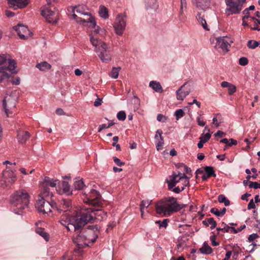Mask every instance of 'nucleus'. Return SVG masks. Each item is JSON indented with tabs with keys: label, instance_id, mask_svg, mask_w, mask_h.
I'll return each instance as SVG.
<instances>
[{
	"label": "nucleus",
	"instance_id": "nucleus-52",
	"mask_svg": "<svg viewBox=\"0 0 260 260\" xmlns=\"http://www.w3.org/2000/svg\"><path fill=\"white\" fill-rule=\"evenodd\" d=\"M184 190V187H174L172 189H171L170 190L176 193H179L181 191H183Z\"/></svg>",
	"mask_w": 260,
	"mask_h": 260
},
{
	"label": "nucleus",
	"instance_id": "nucleus-18",
	"mask_svg": "<svg viewBox=\"0 0 260 260\" xmlns=\"http://www.w3.org/2000/svg\"><path fill=\"white\" fill-rule=\"evenodd\" d=\"M55 14L54 11L51 10L49 8H46L41 10V15L46 18V21L49 23H56L57 20H53L52 18Z\"/></svg>",
	"mask_w": 260,
	"mask_h": 260
},
{
	"label": "nucleus",
	"instance_id": "nucleus-45",
	"mask_svg": "<svg viewBox=\"0 0 260 260\" xmlns=\"http://www.w3.org/2000/svg\"><path fill=\"white\" fill-rule=\"evenodd\" d=\"M249 188H253L254 189L260 188V184H259L257 182H249Z\"/></svg>",
	"mask_w": 260,
	"mask_h": 260
},
{
	"label": "nucleus",
	"instance_id": "nucleus-21",
	"mask_svg": "<svg viewBox=\"0 0 260 260\" xmlns=\"http://www.w3.org/2000/svg\"><path fill=\"white\" fill-rule=\"evenodd\" d=\"M30 134L27 131H19L17 134V139L19 143L24 144L29 139Z\"/></svg>",
	"mask_w": 260,
	"mask_h": 260
},
{
	"label": "nucleus",
	"instance_id": "nucleus-2",
	"mask_svg": "<svg viewBox=\"0 0 260 260\" xmlns=\"http://www.w3.org/2000/svg\"><path fill=\"white\" fill-rule=\"evenodd\" d=\"M187 204H179L177 199L173 197L165 198L155 206L156 213L163 216L171 215L185 207Z\"/></svg>",
	"mask_w": 260,
	"mask_h": 260
},
{
	"label": "nucleus",
	"instance_id": "nucleus-43",
	"mask_svg": "<svg viewBox=\"0 0 260 260\" xmlns=\"http://www.w3.org/2000/svg\"><path fill=\"white\" fill-rule=\"evenodd\" d=\"M228 88V93L230 95L233 94L236 91V86L232 84H231V85Z\"/></svg>",
	"mask_w": 260,
	"mask_h": 260
},
{
	"label": "nucleus",
	"instance_id": "nucleus-23",
	"mask_svg": "<svg viewBox=\"0 0 260 260\" xmlns=\"http://www.w3.org/2000/svg\"><path fill=\"white\" fill-rule=\"evenodd\" d=\"M199 251L202 254H210L212 252L213 250L207 242H204L203 246L199 249Z\"/></svg>",
	"mask_w": 260,
	"mask_h": 260
},
{
	"label": "nucleus",
	"instance_id": "nucleus-51",
	"mask_svg": "<svg viewBox=\"0 0 260 260\" xmlns=\"http://www.w3.org/2000/svg\"><path fill=\"white\" fill-rule=\"evenodd\" d=\"M258 237L259 235L257 233H253L248 236V242H250Z\"/></svg>",
	"mask_w": 260,
	"mask_h": 260
},
{
	"label": "nucleus",
	"instance_id": "nucleus-61",
	"mask_svg": "<svg viewBox=\"0 0 260 260\" xmlns=\"http://www.w3.org/2000/svg\"><path fill=\"white\" fill-rule=\"evenodd\" d=\"M243 14H244V16H243L242 17V18L243 19H248V18L250 17V15H249V12H248L247 10H244L243 12H242Z\"/></svg>",
	"mask_w": 260,
	"mask_h": 260
},
{
	"label": "nucleus",
	"instance_id": "nucleus-48",
	"mask_svg": "<svg viewBox=\"0 0 260 260\" xmlns=\"http://www.w3.org/2000/svg\"><path fill=\"white\" fill-rule=\"evenodd\" d=\"M113 160L114 162L119 167H121L125 165L124 162L121 161L116 156L113 157Z\"/></svg>",
	"mask_w": 260,
	"mask_h": 260
},
{
	"label": "nucleus",
	"instance_id": "nucleus-22",
	"mask_svg": "<svg viewBox=\"0 0 260 260\" xmlns=\"http://www.w3.org/2000/svg\"><path fill=\"white\" fill-rule=\"evenodd\" d=\"M60 181L58 180H53L49 177H45L44 179L43 184L47 186L52 187H56L57 184H59Z\"/></svg>",
	"mask_w": 260,
	"mask_h": 260
},
{
	"label": "nucleus",
	"instance_id": "nucleus-26",
	"mask_svg": "<svg viewBox=\"0 0 260 260\" xmlns=\"http://www.w3.org/2000/svg\"><path fill=\"white\" fill-rule=\"evenodd\" d=\"M90 41L93 46L95 47V51L96 52H98L99 47L101 46L102 43H105L104 42H102L101 40L98 39L97 38H94L92 36H90Z\"/></svg>",
	"mask_w": 260,
	"mask_h": 260
},
{
	"label": "nucleus",
	"instance_id": "nucleus-30",
	"mask_svg": "<svg viewBox=\"0 0 260 260\" xmlns=\"http://www.w3.org/2000/svg\"><path fill=\"white\" fill-rule=\"evenodd\" d=\"M36 67L41 71H45L49 70L51 68V66L46 61H43L40 63L37 64Z\"/></svg>",
	"mask_w": 260,
	"mask_h": 260
},
{
	"label": "nucleus",
	"instance_id": "nucleus-34",
	"mask_svg": "<svg viewBox=\"0 0 260 260\" xmlns=\"http://www.w3.org/2000/svg\"><path fill=\"white\" fill-rule=\"evenodd\" d=\"M218 201L219 203H224L225 206H228L230 204V201L226 198V197L223 194H220L218 197Z\"/></svg>",
	"mask_w": 260,
	"mask_h": 260
},
{
	"label": "nucleus",
	"instance_id": "nucleus-37",
	"mask_svg": "<svg viewBox=\"0 0 260 260\" xmlns=\"http://www.w3.org/2000/svg\"><path fill=\"white\" fill-rule=\"evenodd\" d=\"M169 221V219H164L162 221L160 220H157L155 221V223L158 224L159 228H161V227L166 228L168 225Z\"/></svg>",
	"mask_w": 260,
	"mask_h": 260
},
{
	"label": "nucleus",
	"instance_id": "nucleus-58",
	"mask_svg": "<svg viewBox=\"0 0 260 260\" xmlns=\"http://www.w3.org/2000/svg\"><path fill=\"white\" fill-rule=\"evenodd\" d=\"M156 119L158 121L163 122H164L166 120V117L162 114H159L157 115Z\"/></svg>",
	"mask_w": 260,
	"mask_h": 260
},
{
	"label": "nucleus",
	"instance_id": "nucleus-33",
	"mask_svg": "<svg viewBox=\"0 0 260 260\" xmlns=\"http://www.w3.org/2000/svg\"><path fill=\"white\" fill-rule=\"evenodd\" d=\"M120 69H121L120 67H118V68L113 67L112 68L111 72H110V73L109 74L110 76L114 79H117L118 77L119 72L120 70Z\"/></svg>",
	"mask_w": 260,
	"mask_h": 260
},
{
	"label": "nucleus",
	"instance_id": "nucleus-11",
	"mask_svg": "<svg viewBox=\"0 0 260 260\" xmlns=\"http://www.w3.org/2000/svg\"><path fill=\"white\" fill-rule=\"evenodd\" d=\"M13 29L17 32L19 38L26 40L31 36V32L28 30L27 26L21 24H18L13 27Z\"/></svg>",
	"mask_w": 260,
	"mask_h": 260
},
{
	"label": "nucleus",
	"instance_id": "nucleus-15",
	"mask_svg": "<svg viewBox=\"0 0 260 260\" xmlns=\"http://www.w3.org/2000/svg\"><path fill=\"white\" fill-rule=\"evenodd\" d=\"M71 200L69 199H62L60 200L56 210L59 213L66 212L71 208Z\"/></svg>",
	"mask_w": 260,
	"mask_h": 260
},
{
	"label": "nucleus",
	"instance_id": "nucleus-13",
	"mask_svg": "<svg viewBox=\"0 0 260 260\" xmlns=\"http://www.w3.org/2000/svg\"><path fill=\"white\" fill-rule=\"evenodd\" d=\"M191 92L190 86L187 85V82L182 85L176 92L178 100L183 101L184 99Z\"/></svg>",
	"mask_w": 260,
	"mask_h": 260
},
{
	"label": "nucleus",
	"instance_id": "nucleus-56",
	"mask_svg": "<svg viewBox=\"0 0 260 260\" xmlns=\"http://www.w3.org/2000/svg\"><path fill=\"white\" fill-rule=\"evenodd\" d=\"M183 9L184 8L181 9V7H180V11L179 12V17L180 20H183L184 19Z\"/></svg>",
	"mask_w": 260,
	"mask_h": 260
},
{
	"label": "nucleus",
	"instance_id": "nucleus-9",
	"mask_svg": "<svg viewBox=\"0 0 260 260\" xmlns=\"http://www.w3.org/2000/svg\"><path fill=\"white\" fill-rule=\"evenodd\" d=\"M98 49V55L103 62L107 63L111 61V55L106 43H102Z\"/></svg>",
	"mask_w": 260,
	"mask_h": 260
},
{
	"label": "nucleus",
	"instance_id": "nucleus-27",
	"mask_svg": "<svg viewBox=\"0 0 260 260\" xmlns=\"http://www.w3.org/2000/svg\"><path fill=\"white\" fill-rule=\"evenodd\" d=\"M85 186L82 179L75 178L74 183V187L76 190H82Z\"/></svg>",
	"mask_w": 260,
	"mask_h": 260
},
{
	"label": "nucleus",
	"instance_id": "nucleus-60",
	"mask_svg": "<svg viewBox=\"0 0 260 260\" xmlns=\"http://www.w3.org/2000/svg\"><path fill=\"white\" fill-rule=\"evenodd\" d=\"M164 142L162 141H158L156 145V149L158 151L161 149L162 146H163Z\"/></svg>",
	"mask_w": 260,
	"mask_h": 260
},
{
	"label": "nucleus",
	"instance_id": "nucleus-28",
	"mask_svg": "<svg viewBox=\"0 0 260 260\" xmlns=\"http://www.w3.org/2000/svg\"><path fill=\"white\" fill-rule=\"evenodd\" d=\"M58 186H61L62 188V192L68 195L72 193L70 192V186L69 183L67 181H62L58 184Z\"/></svg>",
	"mask_w": 260,
	"mask_h": 260
},
{
	"label": "nucleus",
	"instance_id": "nucleus-63",
	"mask_svg": "<svg viewBox=\"0 0 260 260\" xmlns=\"http://www.w3.org/2000/svg\"><path fill=\"white\" fill-rule=\"evenodd\" d=\"M231 83L227 82V81H223L221 83V86L223 88H228Z\"/></svg>",
	"mask_w": 260,
	"mask_h": 260
},
{
	"label": "nucleus",
	"instance_id": "nucleus-42",
	"mask_svg": "<svg viewBox=\"0 0 260 260\" xmlns=\"http://www.w3.org/2000/svg\"><path fill=\"white\" fill-rule=\"evenodd\" d=\"M211 137V134L208 133L205 135H202L199 139H202V140H203L205 143H206L208 141V140L210 139Z\"/></svg>",
	"mask_w": 260,
	"mask_h": 260
},
{
	"label": "nucleus",
	"instance_id": "nucleus-20",
	"mask_svg": "<svg viewBox=\"0 0 260 260\" xmlns=\"http://www.w3.org/2000/svg\"><path fill=\"white\" fill-rule=\"evenodd\" d=\"M3 177L5 182L13 183L16 180V176L14 172L11 170H5L3 171Z\"/></svg>",
	"mask_w": 260,
	"mask_h": 260
},
{
	"label": "nucleus",
	"instance_id": "nucleus-29",
	"mask_svg": "<svg viewBox=\"0 0 260 260\" xmlns=\"http://www.w3.org/2000/svg\"><path fill=\"white\" fill-rule=\"evenodd\" d=\"M204 171L207 175V177L212 176L215 177L216 176L213 167L206 166L204 168Z\"/></svg>",
	"mask_w": 260,
	"mask_h": 260
},
{
	"label": "nucleus",
	"instance_id": "nucleus-41",
	"mask_svg": "<svg viewBox=\"0 0 260 260\" xmlns=\"http://www.w3.org/2000/svg\"><path fill=\"white\" fill-rule=\"evenodd\" d=\"M239 63L242 66H245L248 63V60L245 57H242L239 59Z\"/></svg>",
	"mask_w": 260,
	"mask_h": 260
},
{
	"label": "nucleus",
	"instance_id": "nucleus-25",
	"mask_svg": "<svg viewBox=\"0 0 260 260\" xmlns=\"http://www.w3.org/2000/svg\"><path fill=\"white\" fill-rule=\"evenodd\" d=\"M196 18L199 23L203 26V28L206 30H209L206 20L201 16L200 13H198L196 16Z\"/></svg>",
	"mask_w": 260,
	"mask_h": 260
},
{
	"label": "nucleus",
	"instance_id": "nucleus-8",
	"mask_svg": "<svg viewBox=\"0 0 260 260\" xmlns=\"http://www.w3.org/2000/svg\"><path fill=\"white\" fill-rule=\"evenodd\" d=\"M227 6L225 12L228 16L239 14L242 10V5L234 0H225Z\"/></svg>",
	"mask_w": 260,
	"mask_h": 260
},
{
	"label": "nucleus",
	"instance_id": "nucleus-40",
	"mask_svg": "<svg viewBox=\"0 0 260 260\" xmlns=\"http://www.w3.org/2000/svg\"><path fill=\"white\" fill-rule=\"evenodd\" d=\"M207 221L209 224H210L211 225V226H210V229L211 230L214 229L216 226V222L213 218H207Z\"/></svg>",
	"mask_w": 260,
	"mask_h": 260
},
{
	"label": "nucleus",
	"instance_id": "nucleus-59",
	"mask_svg": "<svg viewBox=\"0 0 260 260\" xmlns=\"http://www.w3.org/2000/svg\"><path fill=\"white\" fill-rule=\"evenodd\" d=\"M181 165L184 168V171H185V173L189 174H191V170L190 168H189L188 167H187V166H186L183 164Z\"/></svg>",
	"mask_w": 260,
	"mask_h": 260
},
{
	"label": "nucleus",
	"instance_id": "nucleus-7",
	"mask_svg": "<svg viewBox=\"0 0 260 260\" xmlns=\"http://www.w3.org/2000/svg\"><path fill=\"white\" fill-rule=\"evenodd\" d=\"M126 15L118 14L116 18L115 21L113 24L116 33L121 36L125 29L126 26Z\"/></svg>",
	"mask_w": 260,
	"mask_h": 260
},
{
	"label": "nucleus",
	"instance_id": "nucleus-38",
	"mask_svg": "<svg viewBox=\"0 0 260 260\" xmlns=\"http://www.w3.org/2000/svg\"><path fill=\"white\" fill-rule=\"evenodd\" d=\"M184 115L185 112L181 109L176 110L175 112V116H176V119L177 120L180 118L183 117Z\"/></svg>",
	"mask_w": 260,
	"mask_h": 260
},
{
	"label": "nucleus",
	"instance_id": "nucleus-49",
	"mask_svg": "<svg viewBox=\"0 0 260 260\" xmlns=\"http://www.w3.org/2000/svg\"><path fill=\"white\" fill-rule=\"evenodd\" d=\"M150 205V202L148 200H143L140 204V208H142L143 209L144 208H147Z\"/></svg>",
	"mask_w": 260,
	"mask_h": 260
},
{
	"label": "nucleus",
	"instance_id": "nucleus-14",
	"mask_svg": "<svg viewBox=\"0 0 260 260\" xmlns=\"http://www.w3.org/2000/svg\"><path fill=\"white\" fill-rule=\"evenodd\" d=\"M192 3L197 10L205 12L210 8L211 0H192Z\"/></svg>",
	"mask_w": 260,
	"mask_h": 260
},
{
	"label": "nucleus",
	"instance_id": "nucleus-32",
	"mask_svg": "<svg viewBox=\"0 0 260 260\" xmlns=\"http://www.w3.org/2000/svg\"><path fill=\"white\" fill-rule=\"evenodd\" d=\"M36 233L41 236L42 237L44 238L46 241H48L49 240V235L44 231V230L42 228H38L36 230Z\"/></svg>",
	"mask_w": 260,
	"mask_h": 260
},
{
	"label": "nucleus",
	"instance_id": "nucleus-4",
	"mask_svg": "<svg viewBox=\"0 0 260 260\" xmlns=\"http://www.w3.org/2000/svg\"><path fill=\"white\" fill-rule=\"evenodd\" d=\"M29 203V196L24 189L15 191L11 196V204L18 209H24L28 206Z\"/></svg>",
	"mask_w": 260,
	"mask_h": 260
},
{
	"label": "nucleus",
	"instance_id": "nucleus-50",
	"mask_svg": "<svg viewBox=\"0 0 260 260\" xmlns=\"http://www.w3.org/2000/svg\"><path fill=\"white\" fill-rule=\"evenodd\" d=\"M157 134H159V139H160V141H162V142H164V138L161 136V135L162 134V132L161 130H160V129H157V131L156 132V134H155V137H154V138L156 140H157L158 138Z\"/></svg>",
	"mask_w": 260,
	"mask_h": 260
},
{
	"label": "nucleus",
	"instance_id": "nucleus-54",
	"mask_svg": "<svg viewBox=\"0 0 260 260\" xmlns=\"http://www.w3.org/2000/svg\"><path fill=\"white\" fill-rule=\"evenodd\" d=\"M255 208V205L254 203L253 200L251 199L248 204L247 209L248 210H250L251 209H254Z\"/></svg>",
	"mask_w": 260,
	"mask_h": 260
},
{
	"label": "nucleus",
	"instance_id": "nucleus-19",
	"mask_svg": "<svg viewBox=\"0 0 260 260\" xmlns=\"http://www.w3.org/2000/svg\"><path fill=\"white\" fill-rule=\"evenodd\" d=\"M180 172L176 174L173 172L172 175L170 176V180H167L166 182L168 183V187L169 190H171L173 187H175L176 184L180 182L181 178H179Z\"/></svg>",
	"mask_w": 260,
	"mask_h": 260
},
{
	"label": "nucleus",
	"instance_id": "nucleus-62",
	"mask_svg": "<svg viewBox=\"0 0 260 260\" xmlns=\"http://www.w3.org/2000/svg\"><path fill=\"white\" fill-rule=\"evenodd\" d=\"M102 99L98 98L94 102V106L95 107H98L102 105Z\"/></svg>",
	"mask_w": 260,
	"mask_h": 260
},
{
	"label": "nucleus",
	"instance_id": "nucleus-53",
	"mask_svg": "<svg viewBox=\"0 0 260 260\" xmlns=\"http://www.w3.org/2000/svg\"><path fill=\"white\" fill-rule=\"evenodd\" d=\"M222 225H223V227L222 228V232L223 233H228L229 232V230H231V228L232 226H229L226 224L224 223V222L222 223Z\"/></svg>",
	"mask_w": 260,
	"mask_h": 260
},
{
	"label": "nucleus",
	"instance_id": "nucleus-57",
	"mask_svg": "<svg viewBox=\"0 0 260 260\" xmlns=\"http://www.w3.org/2000/svg\"><path fill=\"white\" fill-rule=\"evenodd\" d=\"M237 144V141L233 139H230L228 144V146L231 147L233 145H236Z\"/></svg>",
	"mask_w": 260,
	"mask_h": 260
},
{
	"label": "nucleus",
	"instance_id": "nucleus-16",
	"mask_svg": "<svg viewBox=\"0 0 260 260\" xmlns=\"http://www.w3.org/2000/svg\"><path fill=\"white\" fill-rule=\"evenodd\" d=\"M29 0H8L10 7L14 10L25 8Z\"/></svg>",
	"mask_w": 260,
	"mask_h": 260
},
{
	"label": "nucleus",
	"instance_id": "nucleus-10",
	"mask_svg": "<svg viewBox=\"0 0 260 260\" xmlns=\"http://www.w3.org/2000/svg\"><path fill=\"white\" fill-rule=\"evenodd\" d=\"M36 207L38 211L43 214H48L51 212V206L50 202L44 199H39L37 202Z\"/></svg>",
	"mask_w": 260,
	"mask_h": 260
},
{
	"label": "nucleus",
	"instance_id": "nucleus-5",
	"mask_svg": "<svg viewBox=\"0 0 260 260\" xmlns=\"http://www.w3.org/2000/svg\"><path fill=\"white\" fill-rule=\"evenodd\" d=\"M73 12L74 13L73 16L78 23L80 21L82 23H90L93 25L92 27L95 28L96 21L94 18L85 12L84 6L81 5L76 6L73 9Z\"/></svg>",
	"mask_w": 260,
	"mask_h": 260
},
{
	"label": "nucleus",
	"instance_id": "nucleus-24",
	"mask_svg": "<svg viewBox=\"0 0 260 260\" xmlns=\"http://www.w3.org/2000/svg\"><path fill=\"white\" fill-rule=\"evenodd\" d=\"M149 86L151 87L153 90L157 92L161 93L163 91L162 89V87L159 83V82H157L155 81H152L149 83Z\"/></svg>",
	"mask_w": 260,
	"mask_h": 260
},
{
	"label": "nucleus",
	"instance_id": "nucleus-39",
	"mask_svg": "<svg viewBox=\"0 0 260 260\" xmlns=\"http://www.w3.org/2000/svg\"><path fill=\"white\" fill-rule=\"evenodd\" d=\"M126 113L123 111L119 112L117 114V117L118 120L123 121L126 119Z\"/></svg>",
	"mask_w": 260,
	"mask_h": 260
},
{
	"label": "nucleus",
	"instance_id": "nucleus-36",
	"mask_svg": "<svg viewBox=\"0 0 260 260\" xmlns=\"http://www.w3.org/2000/svg\"><path fill=\"white\" fill-rule=\"evenodd\" d=\"M247 45L249 48L254 49L259 45V43L254 40H249Z\"/></svg>",
	"mask_w": 260,
	"mask_h": 260
},
{
	"label": "nucleus",
	"instance_id": "nucleus-46",
	"mask_svg": "<svg viewBox=\"0 0 260 260\" xmlns=\"http://www.w3.org/2000/svg\"><path fill=\"white\" fill-rule=\"evenodd\" d=\"M216 237H217V236L216 235L213 234L212 236H211L210 238V240H211V243H212V244L214 246H217V245H218L219 244V242H216L215 241Z\"/></svg>",
	"mask_w": 260,
	"mask_h": 260
},
{
	"label": "nucleus",
	"instance_id": "nucleus-44",
	"mask_svg": "<svg viewBox=\"0 0 260 260\" xmlns=\"http://www.w3.org/2000/svg\"><path fill=\"white\" fill-rule=\"evenodd\" d=\"M245 228H246L245 225H241L239 228H237V229H235V228L232 227V228H231V230L234 233L236 234L239 232H240L241 231H242V230L244 229Z\"/></svg>",
	"mask_w": 260,
	"mask_h": 260
},
{
	"label": "nucleus",
	"instance_id": "nucleus-6",
	"mask_svg": "<svg viewBox=\"0 0 260 260\" xmlns=\"http://www.w3.org/2000/svg\"><path fill=\"white\" fill-rule=\"evenodd\" d=\"M85 195L83 198L84 202L89 205H92L94 207H101L102 203L101 202V195L99 192L92 189L88 194H84Z\"/></svg>",
	"mask_w": 260,
	"mask_h": 260
},
{
	"label": "nucleus",
	"instance_id": "nucleus-35",
	"mask_svg": "<svg viewBox=\"0 0 260 260\" xmlns=\"http://www.w3.org/2000/svg\"><path fill=\"white\" fill-rule=\"evenodd\" d=\"M146 5L148 7L152 9H156L158 5L156 3V0H145Z\"/></svg>",
	"mask_w": 260,
	"mask_h": 260
},
{
	"label": "nucleus",
	"instance_id": "nucleus-47",
	"mask_svg": "<svg viewBox=\"0 0 260 260\" xmlns=\"http://www.w3.org/2000/svg\"><path fill=\"white\" fill-rule=\"evenodd\" d=\"M40 197H41V199H46V200L48 199V198L50 196L51 197H52L53 196V194L52 192H46L45 194H44V193H41L40 195H39Z\"/></svg>",
	"mask_w": 260,
	"mask_h": 260
},
{
	"label": "nucleus",
	"instance_id": "nucleus-3",
	"mask_svg": "<svg viewBox=\"0 0 260 260\" xmlns=\"http://www.w3.org/2000/svg\"><path fill=\"white\" fill-rule=\"evenodd\" d=\"M16 63L14 60L11 59L10 56L6 55H0V82L3 83L6 80L9 81L10 75L6 72L9 71L11 74H16Z\"/></svg>",
	"mask_w": 260,
	"mask_h": 260
},
{
	"label": "nucleus",
	"instance_id": "nucleus-31",
	"mask_svg": "<svg viewBox=\"0 0 260 260\" xmlns=\"http://www.w3.org/2000/svg\"><path fill=\"white\" fill-rule=\"evenodd\" d=\"M99 13L101 17L104 19L108 18V10L105 6H101L100 7Z\"/></svg>",
	"mask_w": 260,
	"mask_h": 260
},
{
	"label": "nucleus",
	"instance_id": "nucleus-1",
	"mask_svg": "<svg viewBox=\"0 0 260 260\" xmlns=\"http://www.w3.org/2000/svg\"><path fill=\"white\" fill-rule=\"evenodd\" d=\"M107 217L106 212L94 207L82 209L79 213L74 216H70L68 213L61 216L60 222L66 227L68 231L79 233L76 237L73 239L74 242L78 247L75 249V252L79 253L82 248L88 246V244L85 242L86 240L93 243L98 237L99 227L97 225H89L84 230L83 229V227L88 222H92L94 220L102 221Z\"/></svg>",
	"mask_w": 260,
	"mask_h": 260
},
{
	"label": "nucleus",
	"instance_id": "nucleus-55",
	"mask_svg": "<svg viewBox=\"0 0 260 260\" xmlns=\"http://www.w3.org/2000/svg\"><path fill=\"white\" fill-rule=\"evenodd\" d=\"M210 212L218 217L220 216L219 211H218V209L216 208H211Z\"/></svg>",
	"mask_w": 260,
	"mask_h": 260
},
{
	"label": "nucleus",
	"instance_id": "nucleus-17",
	"mask_svg": "<svg viewBox=\"0 0 260 260\" xmlns=\"http://www.w3.org/2000/svg\"><path fill=\"white\" fill-rule=\"evenodd\" d=\"M229 46H230V44L223 38H219L216 39V43L215 48L217 50L221 49L222 51L228 52L229 51Z\"/></svg>",
	"mask_w": 260,
	"mask_h": 260
},
{
	"label": "nucleus",
	"instance_id": "nucleus-64",
	"mask_svg": "<svg viewBox=\"0 0 260 260\" xmlns=\"http://www.w3.org/2000/svg\"><path fill=\"white\" fill-rule=\"evenodd\" d=\"M56 114L58 115H63L64 112L61 108H57L55 111Z\"/></svg>",
	"mask_w": 260,
	"mask_h": 260
},
{
	"label": "nucleus",
	"instance_id": "nucleus-12",
	"mask_svg": "<svg viewBox=\"0 0 260 260\" xmlns=\"http://www.w3.org/2000/svg\"><path fill=\"white\" fill-rule=\"evenodd\" d=\"M16 101L12 98L7 99L5 97L3 101V106L5 112L8 117L10 114H12L13 110L15 108Z\"/></svg>",
	"mask_w": 260,
	"mask_h": 260
}]
</instances>
